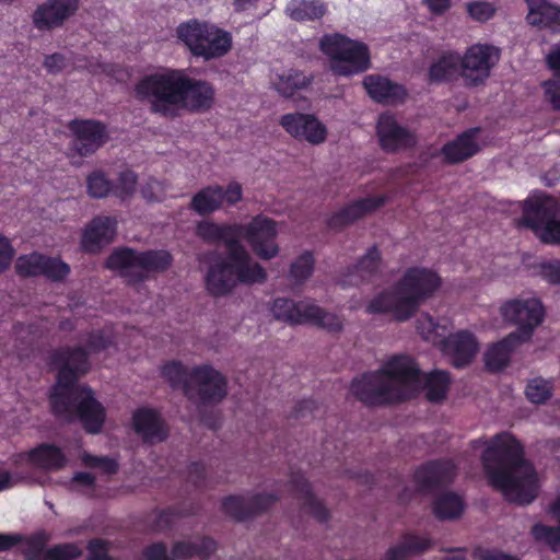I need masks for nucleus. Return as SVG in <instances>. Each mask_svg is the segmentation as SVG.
<instances>
[{
	"mask_svg": "<svg viewBox=\"0 0 560 560\" xmlns=\"http://www.w3.org/2000/svg\"><path fill=\"white\" fill-rule=\"evenodd\" d=\"M312 305L302 301L294 302V300L278 298L273 300L271 312L273 317L279 320L290 325H300L303 324L307 307Z\"/></svg>",
	"mask_w": 560,
	"mask_h": 560,
	"instance_id": "39",
	"label": "nucleus"
},
{
	"mask_svg": "<svg viewBox=\"0 0 560 560\" xmlns=\"http://www.w3.org/2000/svg\"><path fill=\"white\" fill-rule=\"evenodd\" d=\"M131 425L144 444L153 445L165 442L168 438V427L159 410L141 407L131 416Z\"/></svg>",
	"mask_w": 560,
	"mask_h": 560,
	"instance_id": "22",
	"label": "nucleus"
},
{
	"mask_svg": "<svg viewBox=\"0 0 560 560\" xmlns=\"http://www.w3.org/2000/svg\"><path fill=\"white\" fill-rule=\"evenodd\" d=\"M218 548V544L211 537H203L198 542L177 541L173 544L172 557L175 560L200 557L208 559Z\"/></svg>",
	"mask_w": 560,
	"mask_h": 560,
	"instance_id": "41",
	"label": "nucleus"
},
{
	"mask_svg": "<svg viewBox=\"0 0 560 560\" xmlns=\"http://www.w3.org/2000/svg\"><path fill=\"white\" fill-rule=\"evenodd\" d=\"M221 185H208L190 199V209L200 215L212 214L221 209Z\"/></svg>",
	"mask_w": 560,
	"mask_h": 560,
	"instance_id": "40",
	"label": "nucleus"
},
{
	"mask_svg": "<svg viewBox=\"0 0 560 560\" xmlns=\"http://www.w3.org/2000/svg\"><path fill=\"white\" fill-rule=\"evenodd\" d=\"M161 376L186 399L198 406H217L228 395L226 376L211 364L188 369L180 361H167L161 366Z\"/></svg>",
	"mask_w": 560,
	"mask_h": 560,
	"instance_id": "5",
	"label": "nucleus"
},
{
	"mask_svg": "<svg viewBox=\"0 0 560 560\" xmlns=\"http://www.w3.org/2000/svg\"><path fill=\"white\" fill-rule=\"evenodd\" d=\"M500 312L506 323L517 326V329L510 334L528 339L544 318L542 304L536 299L506 301L501 305Z\"/></svg>",
	"mask_w": 560,
	"mask_h": 560,
	"instance_id": "14",
	"label": "nucleus"
},
{
	"mask_svg": "<svg viewBox=\"0 0 560 560\" xmlns=\"http://www.w3.org/2000/svg\"><path fill=\"white\" fill-rule=\"evenodd\" d=\"M67 128L72 133L71 148L80 156L96 153L108 141L106 124L96 119L74 118Z\"/></svg>",
	"mask_w": 560,
	"mask_h": 560,
	"instance_id": "15",
	"label": "nucleus"
},
{
	"mask_svg": "<svg viewBox=\"0 0 560 560\" xmlns=\"http://www.w3.org/2000/svg\"><path fill=\"white\" fill-rule=\"evenodd\" d=\"M441 283V277L436 272L424 267L413 266L407 268L402 273L400 280L395 284V290L399 295L406 296L402 305L408 307L418 304L419 306L434 295Z\"/></svg>",
	"mask_w": 560,
	"mask_h": 560,
	"instance_id": "12",
	"label": "nucleus"
},
{
	"mask_svg": "<svg viewBox=\"0 0 560 560\" xmlns=\"http://www.w3.org/2000/svg\"><path fill=\"white\" fill-rule=\"evenodd\" d=\"M279 126L287 131L290 137L317 145L324 143L327 130L324 124L313 114H283L279 118Z\"/></svg>",
	"mask_w": 560,
	"mask_h": 560,
	"instance_id": "19",
	"label": "nucleus"
},
{
	"mask_svg": "<svg viewBox=\"0 0 560 560\" xmlns=\"http://www.w3.org/2000/svg\"><path fill=\"white\" fill-rule=\"evenodd\" d=\"M466 13L469 14L470 19L486 23L493 19L495 8L487 1H471L466 4Z\"/></svg>",
	"mask_w": 560,
	"mask_h": 560,
	"instance_id": "54",
	"label": "nucleus"
},
{
	"mask_svg": "<svg viewBox=\"0 0 560 560\" xmlns=\"http://www.w3.org/2000/svg\"><path fill=\"white\" fill-rule=\"evenodd\" d=\"M137 100L149 104L150 113L173 119L178 112L209 110L214 101L213 85L189 77L185 70L166 69L143 75L135 86Z\"/></svg>",
	"mask_w": 560,
	"mask_h": 560,
	"instance_id": "3",
	"label": "nucleus"
},
{
	"mask_svg": "<svg viewBox=\"0 0 560 560\" xmlns=\"http://www.w3.org/2000/svg\"><path fill=\"white\" fill-rule=\"evenodd\" d=\"M84 467L98 468L108 476H113L119 471V464L116 459L108 456H95L88 452L82 455Z\"/></svg>",
	"mask_w": 560,
	"mask_h": 560,
	"instance_id": "53",
	"label": "nucleus"
},
{
	"mask_svg": "<svg viewBox=\"0 0 560 560\" xmlns=\"http://www.w3.org/2000/svg\"><path fill=\"white\" fill-rule=\"evenodd\" d=\"M89 560H115L108 556L107 541L101 538L91 539L88 546Z\"/></svg>",
	"mask_w": 560,
	"mask_h": 560,
	"instance_id": "62",
	"label": "nucleus"
},
{
	"mask_svg": "<svg viewBox=\"0 0 560 560\" xmlns=\"http://www.w3.org/2000/svg\"><path fill=\"white\" fill-rule=\"evenodd\" d=\"M528 13L525 21L535 28L560 34V5L549 0H523Z\"/></svg>",
	"mask_w": 560,
	"mask_h": 560,
	"instance_id": "29",
	"label": "nucleus"
},
{
	"mask_svg": "<svg viewBox=\"0 0 560 560\" xmlns=\"http://www.w3.org/2000/svg\"><path fill=\"white\" fill-rule=\"evenodd\" d=\"M395 291L384 290L366 304V314H392L399 322H406L418 312V304L405 306L406 296Z\"/></svg>",
	"mask_w": 560,
	"mask_h": 560,
	"instance_id": "27",
	"label": "nucleus"
},
{
	"mask_svg": "<svg viewBox=\"0 0 560 560\" xmlns=\"http://www.w3.org/2000/svg\"><path fill=\"white\" fill-rule=\"evenodd\" d=\"M530 534L536 541L547 544L552 551L560 549V529L558 527L536 523L532 526Z\"/></svg>",
	"mask_w": 560,
	"mask_h": 560,
	"instance_id": "51",
	"label": "nucleus"
},
{
	"mask_svg": "<svg viewBox=\"0 0 560 560\" xmlns=\"http://www.w3.org/2000/svg\"><path fill=\"white\" fill-rule=\"evenodd\" d=\"M374 372L382 374V377L388 382L405 386L419 385L423 375L413 359L407 355H395L385 362L382 369Z\"/></svg>",
	"mask_w": 560,
	"mask_h": 560,
	"instance_id": "28",
	"label": "nucleus"
},
{
	"mask_svg": "<svg viewBox=\"0 0 560 560\" xmlns=\"http://www.w3.org/2000/svg\"><path fill=\"white\" fill-rule=\"evenodd\" d=\"M376 137L382 151L390 154L413 149L418 143L417 136L388 113L378 115Z\"/></svg>",
	"mask_w": 560,
	"mask_h": 560,
	"instance_id": "16",
	"label": "nucleus"
},
{
	"mask_svg": "<svg viewBox=\"0 0 560 560\" xmlns=\"http://www.w3.org/2000/svg\"><path fill=\"white\" fill-rule=\"evenodd\" d=\"M290 485L291 489L302 499V508L306 510L308 515L322 524L330 520L329 510L326 509L322 500L315 498L312 485H310L304 475H291Z\"/></svg>",
	"mask_w": 560,
	"mask_h": 560,
	"instance_id": "32",
	"label": "nucleus"
},
{
	"mask_svg": "<svg viewBox=\"0 0 560 560\" xmlns=\"http://www.w3.org/2000/svg\"><path fill=\"white\" fill-rule=\"evenodd\" d=\"M442 351L451 357L454 368L463 369L476 358L478 341L471 331L459 330L443 339Z\"/></svg>",
	"mask_w": 560,
	"mask_h": 560,
	"instance_id": "25",
	"label": "nucleus"
},
{
	"mask_svg": "<svg viewBox=\"0 0 560 560\" xmlns=\"http://www.w3.org/2000/svg\"><path fill=\"white\" fill-rule=\"evenodd\" d=\"M385 202L386 197L384 195L353 200L341 207L339 211L331 213L326 224L331 230L341 231L350 224L362 220L368 214L373 213L383 207Z\"/></svg>",
	"mask_w": 560,
	"mask_h": 560,
	"instance_id": "23",
	"label": "nucleus"
},
{
	"mask_svg": "<svg viewBox=\"0 0 560 560\" xmlns=\"http://www.w3.org/2000/svg\"><path fill=\"white\" fill-rule=\"evenodd\" d=\"M196 237L207 244H224L226 256H217L209 264L206 289L214 298L225 296L237 284H261L267 280L265 268L253 260L240 240L243 234L241 223H217L201 220L196 224Z\"/></svg>",
	"mask_w": 560,
	"mask_h": 560,
	"instance_id": "2",
	"label": "nucleus"
},
{
	"mask_svg": "<svg viewBox=\"0 0 560 560\" xmlns=\"http://www.w3.org/2000/svg\"><path fill=\"white\" fill-rule=\"evenodd\" d=\"M144 560H174L172 553H167L165 542H153L143 548Z\"/></svg>",
	"mask_w": 560,
	"mask_h": 560,
	"instance_id": "61",
	"label": "nucleus"
},
{
	"mask_svg": "<svg viewBox=\"0 0 560 560\" xmlns=\"http://www.w3.org/2000/svg\"><path fill=\"white\" fill-rule=\"evenodd\" d=\"M173 256L168 250L149 249L138 252L131 247H118L109 254L105 267L112 271H122L132 282L145 280L149 272H163L172 267Z\"/></svg>",
	"mask_w": 560,
	"mask_h": 560,
	"instance_id": "8",
	"label": "nucleus"
},
{
	"mask_svg": "<svg viewBox=\"0 0 560 560\" xmlns=\"http://www.w3.org/2000/svg\"><path fill=\"white\" fill-rule=\"evenodd\" d=\"M284 12L295 22H313L324 18L327 5L323 0H290Z\"/></svg>",
	"mask_w": 560,
	"mask_h": 560,
	"instance_id": "37",
	"label": "nucleus"
},
{
	"mask_svg": "<svg viewBox=\"0 0 560 560\" xmlns=\"http://www.w3.org/2000/svg\"><path fill=\"white\" fill-rule=\"evenodd\" d=\"M14 255L15 249L12 245V242H10L8 237L0 234V275L12 266Z\"/></svg>",
	"mask_w": 560,
	"mask_h": 560,
	"instance_id": "60",
	"label": "nucleus"
},
{
	"mask_svg": "<svg viewBox=\"0 0 560 560\" xmlns=\"http://www.w3.org/2000/svg\"><path fill=\"white\" fill-rule=\"evenodd\" d=\"M45 257L44 254L38 252L19 256L14 265L15 273L22 278L39 277Z\"/></svg>",
	"mask_w": 560,
	"mask_h": 560,
	"instance_id": "48",
	"label": "nucleus"
},
{
	"mask_svg": "<svg viewBox=\"0 0 560 560\" xmlns=\"http://www.w3.org/2000/svg\"><path fill=\"white\" fill-rule=\"evenodd\" d=\"M277 226L272 219L256 215L247 225H243L242 237L246 240L256 257L270 260L277 257L279 247L277 238Z\"/></svg>",
	"mask_w": 560,
	"mask_h": 560,
	"instance_id": "18",
	"label": "nucleus"
},
{
	"mask_svg": "<svg viewBox=\"0 0 560 560\" xmlns=\"http://www.w3.org/2000/svg\"><path fill=\"white\" fill-rule=\"evenodd\" d=\"M557 207L547 195L525 200L521 225L535 233L545 244L560 245V220Z\"/></svg>",
	"mask_w": 560,
	"mask_h": 560,
	"instance_id": "10",
	"label": "nucleus"
},
{
	"mask_svg": "<svg viewBox=\"0 0 560 560\" xmlns=\"http://www.w3.org/2000/svg\"><path fill=\"white\" fill-rule=\"evenodd\" d=\"M304 324H312L330 334H339L343 328L342 319L338 314L326 312L315 304L307 307Z\"/></svg>",
	"mask_w": 560,
	"mask_h": 560,
	"instance_id": "43",
	"label": "nucleus"
},
{
	"mask_svg": "<svg viewBox=\"0 0 560 560\" xmlns=\"http://www.w3.org/2000/svg\"><path fill=\"white\" fill-rule=\"evenodd\" d=\"M482 467L490 486L506 500L530 504L537 497L536 475L524 459L521 442L508 432L498 433L482 452Z\"/></svg>",
	"mask_w": 560,
	"mask_h": 560,
	"instance_id": "4",
	"label": "nucleus"
},
{
	"mask_svg": "<svg viewBox=\"0 0 560 560\" xmlns=\"http://www.w3.org/2000/svg\"><path fill=\"white\" fill-rule=\"evenodd\" d=\"M50 366L57 368L56 383L50 388L49 406L55 418L67 423L78 419L88 434H100L106 422V409L89 385H79L90 371L86 352L81 347H65L49 354Z\"/></svg>",
	"mask_w": 560,
	"mask_h": 560,
	"instance_id": "1",
	"label": "nucleus"
},
{
	"mask_svg": "<svg viewBox=\"0 0 560 560\" xmlns=\"http://www.w3.org/2000/svg\"><path fill=\"white\" fill-rule=\"evenodd\" d=\"M138 185V175L131 170L120 171L117 183H113V196L120 201L132 198Z\"/></svg>",
	"mask_w": 560,
	"mask_h": 560,
	"instance_id": "47",
	"label": "nucleus"
},
{
	"mask_svg": "<svg viewBox=\"0 0 560 560\" xmlns=\"http://www.w3.org/2000/svg\"><path fill=\"white\" fill-rule=\"evenodd\" d=\"M382 266V253L376 245L368 248L354 266H350L341 278V285H359L377 276Z\"/></svg>",
	"mask_w": 560,
	"mask_h": 560,
	"instance_id": "30",
	"label": "nucleus"
},
{
	"mask_svg": "<svg viewBox=\"0 0 560 560\" xmlns=\"http://www.w3.org/2000/svg\"><path fill=\"white\" fill-rule=\"evenodd\" d=\"M527 400L534 405H544L552 396V384L549 381L536 377L528 381L524 390Z\"/></svg>",
	"mask_w": 560,
	"mask_h": 560,
	"instance_id": "50",
	"label": "nucleus"
},
{
	"mask_svg": "<svg viewBox=\"0 0 560 560\" xmlns=\"http://www.w3.org/2000/svg\"><path fill=\"white\" fill-rule=\"evenodd\" d=\"M39 277H45L54 282H62L71 273V267L60 257L45 256Z\"/></svg>",
	"mask_w": 560,
	"mask_h": 560,
	"instance_id": "49",
	"label": "nucleus"
},
{
	"mask_svg": "<svg viewBox=\"0 0 560 560\" xmlns=\"http://www.w3.org/2000/svg\"><path fill=\"white\" fill-rule=\"evenodd\" d=\"M48 539L45 532H36L27 537L19 533H0V552H7L24 542L21 552L25 560H72L81 556L79 547L73 542L55 545L45 550Z\"/></svg>",
	"mask_w": 560,
	"mask_h": 560,
	"instance_id": "9",
	"label": "nucleus"
},
{
	"mask_svg": "<svg viewBox=\"0 0 560 560\" xmlns=\"http://www.w3.org/2000/svg\"><path fill=\"white\" fill-rule=\"evenodd\" d=\"M118 222L109 215H97L85 225L80 247L89 254H98L114 242Z\"/></svg>",
	"mask_w": 560,
	"mask_h": 560,
	"instance_id": "24",
	"label": "nucleus"
},
{
	"mask_svg": "<svg viewBox=\"0 0 560 560\" xmlns=\"http://www.w3.org/2000/svg\"><path fill=\"white\" fill-rule=\"evenodd\" d=\"M188 479L196 488H200L205 481V466L201 462H192L188 466Z\"/></svg>",
	"mask_w": 560,
	"mask_h": 560,
	"instance_id": "64",
	"label": "nucleus"
},
{
	"mask_svg": "<svg viewBox=\"0 0 560 560\" xmlns=\"http://www.w3.org/2000/svg\"><path fill=\"white\" fill-rule=\"evenodd\" d=\"M547 66L553 72L556 79L547 80L545 88L546 100L552 105V108L560 112V48L549 51L547 55Z\"/></svg>",
	"mask_w": 560,
	"mask_h": 560,
	"instance_id": "44",
	"label": "nucleus"
},
{
	"mask_svg": "<svg viewBox=\"0 0 560 560\" xmlns=\"http://www.w3.org/2000/svg\"><path fill=\"white\" fill-rule=\"evenodd\" d=\"M279 501L276 493H256L246 499L241 494L226 495L221 501V510L236 522L253 520L267 513Z\"/></svg>",
	"mask_w": 560,
	"mask_h": 560,
	"instance_id": "17",
	"label": "nucleus"
},
{
	"mask_svg": "<svg viewBox=\"0 0 560 560\" xmlns=\"http://www.w3.org/2000/svg\"><path fill=\"white\" fill-rule=\"evenodd\" d=\"M312 83V79L301 70H284L273 81V89L283 97H291L296 92L305 90Z\"/></svg>",
	"mask_w": 560,
	"mask_h": 560,
	"instance_id": "42",
	"label": "nucleus"
},
{
	"mask_svg": "<svg viewBox=\"0 0 560 560\" xmlns=\"http://www.w3.org/2000/svg\"><path fill=\"white\" fill-rule=\"evenodd\" d=\"M176 36L179 43L188 48L191 56L201 58L206 62L219 59L230 52L232 35L217 23L189 19L178 24Z\"/></svg>",
	"mask_w": 560,
	"mask_h": 560,
	"instance_id": "6",
	"label": "nucleus"
},
{
	"mask_svg": "<svg viewBox=\"0 0 560 560\" xmlns=\"http://www.w3.org/2000/svg\"><path fill=\"white\" fill-rule=\"evenodd\" d=\"M314 269V257L312 252H304L295 258L290 266V277L296 282L306 281L312 277Z\"/></svg>",
	"mask_w": 560,
	"mask_h": 560,
	"instance_id": "52",
	"label": "nucleus"
},
{
	"mask_svg": "<svg viewBox=\"0 0 560 560\" xmlns=\"http://www.w3.org/2000/svg\"><path fill=\"white\" fill-rule=\"evenodd\" d=\"M366 94L381 105H400L407 98V90L382 74H368L363 80Z\"/></svg>",
	"mask_w": 560,
	"mask_h": 560,
	"instance_id": "26",
	"label": "nucleus"
},
{
	"mask_svg": "<svg viewBox=\"0 0 560 560\" xmlns=\"http://www.w3.org/2000/svg\"><path fill=\"white\" fill-rule=\"evenodd\" d=\"M500 57L501 50L494 45L477 43L467 47L464 56H460V67H463L460 77L465 85L470 88L482 85L499 63Z\"/></svg>",
	"mask_w": 560,
	"mask_h": 560,
	"instance_id": "11",
	"label": "nucleus"
},
{
	"mask_svg": "<svg viewBox=\"0 0 560 560\" xmlns=\"http://www.w3.org/2000/svg\"><path fill=\"white\" fill-rule=\"evenodd\" d=\"M539 271L544 281L552 285H560V260L542 261L539 266Z\"/></svg>",
	"mask_w": 560,
	"mask_h": 560,
	"instance_id": "58",
	"label": "nucleus"
},
{
	"mask_svg": "<svg viewBox=\"0 0 560 560\" xmlns=\"http://www.w3.org/2000/svg\"><path fill=\"white\" fill-rule=\"evenodd\" d=\"M529 341L528 338L518 337L516 334H508L506 337L499 340L488 348L483 362L490 372L504 370L511 361V353L523 342Z\"/></svg>",
	"mask_w": 560,
	"mask_h": 560,
	"instance_id": "33",
	"label": "nucleus"
},
{
	"mask_svg": "<svg viewBox=\"0 0 560 560\" xmlns=\"http://www.w3.org/2000/svg\"><path fill=\"white\" fill-rule=\"evenodd\" d=\"M456 466L447 459L425 462L413 471V483L419 493H432L454 480Z\"/></svg>",
	"mask_w": 560,
	"mask_h": 560,
	"instance_id": "20",
	"label": "nucleus"
},
{
	"mask_svg": "<svg viewBox=\"0 0 560 560\" xmlns=\"http://www.w3.org/2000/svg\"><path fill=\"white\" fill-rule=\"evenodd\" d=\"M319 49L328 56L330 71L336 75L351 77L371 67V54L366 44L341 33L325 34L319 39Z\"/></svg>",
	"mask_w": 560,
	"mask_h": 560,
	"instance_id": "7",
	"label": "nucleus"
},
{
	"mask_svg": "<svg viewBox=\"0 0 560 560\" xmlns=\"http://www.w3.org/2000/svg\"><path fill=\"white\" fill-rule=\"evenodd\" d=\"M432 546L429 537H419L413 533H406L402 535L401 544L389 547L385 552L384 560H408L410 556H417L425 552Z\"/></svg>",
	"mask_w": 560,
	"mask_h": 560,
	"instance_id": "36",
	"label": "nucleus"
},
{
	"mask_svg": "<svg viewBox=\"0 0 560 560\" xmlns=\"http://www.w3.org/2000/svg\"><path fill=\"white\" fill-rule=\"evenodd\" d=\"M318 404L314 399H302L298 401L294 406L293 412H291L290 418L293 419H305L311 418L314 419L318 413Z\"/></svg>",
	"mask_w": 560,
	"mask_h": 560,
	"instance_id": "59",
	"label": "nucleus"
},
{
	"mask_svg": "<svg viewBox=\"0 0 560 560\" xmlns=\"http://www.w3.org/2000/svg\"><path fill=\"white\" fill-rule=\"evenodd\" d=\"M464 500L453 492L441 494L434 500L433 514L436 520H457L464 513Z\"/></svg>",
	"mask_w": 560,
	"mask_h": 560,
	"instance_id": "45",
	"label": "nucleus"
},
{
	"mask_svg": "<svg viewBox=\"0 0 560 560\" xmlns=\"http://www.w3.org/2000/svg\"><path fill=\"white\" fill-rule=\"evenodd\" d=\"M31 464L48 471H60L67 465V456L61 447L52 443H42L27 453Z\"/></svg>",
	"mask_w": 560,
	"mask_h": 560,
	"instance_id": "35",
	"label": "nucleus"
},
{
	"mask_svg": "<svg viewBox=\"0 0 560 560\" xmlns=\"http://www.w3.org/2000/svg\"><path fill=\"white\" fill-rule=\"evenodd\" d=\"M79 0H47L33 13V25L39 31L60 28L79 10Z\"/></svg>",
	"mask_w": 560,
	"mask_h": 560,
	"instance_id": "21",
	"label": "nucleus"
},
{
	"mask_svg": "<svg viewBox=\"0 0 560 560\" xmlns=\"http://www.w3.org/2000/svg\"><path fill=\"white\" fill-rule=\"evenodd\" d=\"M85 191L92 199H105L113 195V179L103 171H94L85 178Z\"/></svg>",
	"mask_w": 560,
	"mask_h": 560,
	"instance_id": "46",
	"label": "nucleus"
},
{
	"mask_svg": "<svg viewBox=\"0 0 560 560\" xmlns=\"http://www.w3.org/2000/svg\"><path fill=\"white\" fill-rule=\"evenodd\" d=\"M221 203L235 205L242 200L243 189L242 185L236 182H231L226 187L221 186Z\"/></svg>",
	"mask_w": 560,
	"mask_h": 560,
	"instance_id": "63",
	"label": "nucleus"
},
{
	"mask_svg": "<svg viewBox=\"0 0 560 560\" xmlns=\"http://www.w3.org/2000/svg\"><path fill=\"white\" fill-rule=\"evenodd\" d=\"M113 343V340L109 336H107L106 332H104L101 329H95L89 332L88 337V347H81L84 349L85 352H88V359L90 360V352H102L109 348V346ZM60 347L59 349H61ZM77 348H80L78 346Z\"/></svg>",
	"mask_w": 560,
	"mask_h": 560,
	"instance_id": "56",
	"label": "nucleus"
},
{
	"mask_svg": "<svg viewBox=\"0 0 560 560\" xmlns=\"http://www.w3.org/2000/svg\"><path fill=\"white\" fill-rule=\"evenodd\" d=\"M165 183L152 177L142 185L141 196L149 203L161 202L165 197Z\"/></svg>",
	"mask_w": 560,
	"mask_h": 560,
	"instance_id": "55",
	"label": "nucleus"
},
{
	"mask_svg": "<svg viewBox=\"0 0 560 560\" xmlns=\"http://www.w3.org/2000/svg\"><path fill=\"white\" fill-rule=\"evenodd\" d=\"M479 128H470L458 135L453 141L443 144L441 154L443 161L447 164L454 165L467 161L479 151L476 142Z\"/></svg>",
	"mask_w": 560,
	"mask_h": 560,
	"instance_id": "31",
	"label": "nucleus"
},
{
	"mask_svg": "<svg viewBox=\"0 0 560 560\" xmlns=\"http://www.w3.org/2000/svg\"><path fill=\"white\" fill-rule=\"evenodd\" d=\"M471 557L476 560H520L517 556H512L498 549H490L482 546H476L472 548Z\"/></svg>",
	"mask_w": 560,
	"mask_h": 560,
	"instance_id": "57",
	"label": "nucleus"
},
{
	"mask_svg": "<svg viewBox=\"0 0 560 560\" xmlns=\"http://www.w3.org/2000/svg\"><path fill=\"white\" fill-rule=\"evenodd\" d=\"M350 393L366 406L393 405L401 400L398 389L381 373L365 372L350 383Z\"/></svg>",
	"mask_w": 560,
	"mask_h": 560,
	"instance_id": "13",
	"label": "nucleus"
},
{
	"mask_svg": "<svg viewBox=\"0 0 560 560\" xmlns=\"http://www.w3.org/2000/svg\"><path fill=\"white\" fill-rule=\"evenodd\" d=\"M450 382L452 381L447 371L434 370L429 374H423L422 382L419 385L412 386L425 389V399L438 404L446 398Z\"/></svg>",
	"mask_w": 560,
	"mask_h": 560,
	"instance_id": "38",
	"label": "nucleus"
},
{
	"mask_svg": "<svg viewBox=\"0 0 560 560\" xmlns=\"http://www.w3.org/2000/svg\"><path fill=\"white\" fill-rule=\"evenodd\" d=\"M460 55L458 51H443L428 70L430 84H441L455 81L460 75Z\"/></svg>",
	"mask_w": 560,
	"mask_h": 560,
	"instance_id": "34",
	"label": "nucleus"
}]
</instances>
